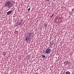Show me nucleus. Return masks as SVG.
Returning a JSON list of instances; mask_svg holds the SVG:
<instances>
[{
    "mask_svg": "<svg viewBox=\"0 0 74 74\" xmlns=\"http://www.w3.org/2000/svg\"><path fill=\"white\" fill-rule=\"evenodd\" d=\"M30 8H29L28 9V11H30Z\"/></svg>",
    "mask_w": 74,
    "mask_h": 74,
    "instance_id": "nucleus-11",
    "label": "nucleus"
},
{
    "mask_svg": "<svg viewBox=\"0 0 74 74\" xmlns=\"http://www.w3.org/2000/svg\"><path fill=\"white\" fill-rule=\"evenodd\" d=\"M12 10H10L8 12H7V15H10V14H11V12H12Z\"/></svg>",
    "mask_w": 74,
    "mask_h": 74,
    "instance_id": "nucleus-5",
    "label": "nucleus"
},
{
    "mask_svg": "<svg viewBox=\"0 0 74 74\" xmlns=\"http://www.w3.org/2000/svg\"><path fill=\"white\" fill-rule=\"evenodd\" d=\"M42 57H43V58H45V56L44 54H42Z\"/></svg>",
    "mask_w": 74,
    "mask_h": 74,
    "instance_id": "nucleus-8",
    "label": "nucleus"
},
{
    "mask_svg": "<svg viewBox=\"0 0 74 74\" xmlns=\"http://www.w3.org/2000/svg\"><path fill=\"white\" fill-rule=\"evenodd\" d=\"M66 74H70V72L69 71L66 72Z\"/></svg>",
    "mask_w": 74,
    "mask_h": 74,
    "instance_id": "nucleus-7",
    "label": "nucleus"
},
{
    "mask_svg": "<svg viewBox=\"0 0 74 74\" xmlns=\"http://www.w3.org/2000/svg\"><path fill=\"white\" fill-rule=\"evenodd\" d=\"M47 0V1H49V0Z\"/></svg>",
    "mask_w": 74,
    "mask_h": 74,
    "instance_id": "nucleus-14",
    "label": "nucleus"
},
{
    "mask_svg": "<svg viewBox=\"0 0 74 74\" xmlns=\"http://www.w3.org/2000/svg\"><path fill=\"white\" fill-rule=\"evenodd\" d=\"M4 6L5 7H8V8H9L12 7V4H11V1H8L7 2H6Z\"/></svg>",
    "mask_w": 74,
    "mask_h": 74,
    "instance_id": "nucleus-1",
    "label": "nucleus"
},
{
    "mask_svg": "<svg viewBox=\"0 0 74 74\" xmlns=\"http://www.w3.org/2000/svg\"><path fill=\"white\" fill-rule=\"evenodd\" d=\"M72 12H74V9H72Z\"/></svg>",
    "mask_w": 74,
    "mask_h": 74,
    "instance_id": "nucleus-12",
    "label": "nucleus"
},
{
    "mask_svg": "<svg viewBox=\"0 0 74 74\" xmlns=\"http://www.w3.org/2000/svg\"><path fill=\"white\" fill-rule=\"evenodd\" d=\"M53 14L51 16V18H52V17H53Z\"/></svg>",
    "mask_w": 74,
    "mask_h": 74,
    "instance_id": "nucleus-10",
    "label": "nucleus"
},
{
    "mask_svg": "<svg viewBox=\"0 0 74 74\" xmlns=\"http://www.w3.org/2000/svg\"><path fill=\"white\" fill-rule=\"evenodd\" d=\"M15 33H16V34H17L18 33V31H16L15 32Z\"/></svg>",
    "mask_w": 74,
    "mask_h": 74,
    "instance_id": "nucleus-9",
    "label": "nucleus"
},
{
    "mask_svg": "<svg viewBox=\"0 0 74 74\" xmlns=\"http://www.w3.org/2000/svg\"><path fill=\"white\" fill-rule=\"evenodd\" d=\"M51 49H49V48L47 49H46V50H45V53H46L47 54H49L51 53Z\"/></svg>",
    "mask_w": 74,
    "mask_h": 74,
    "instance_id": "nucleus-2",
    "label": "nucleus"
},
{
    "mask_svg": "<svg viewBox=\"0 0 74 74\" xmlns=\"http://www.w3.org/2000/svg\"><path fill=\"white\" fill-rule=\"evenodd\" d=\"M29 40V38L27 37H26L25 39V41H27V42H28Z\"/></svg>",
    "mask_w": 74,
    "mask_h": 74,
    "instance_id": "nucleus-4",
    "label": "nucleus"
},
{
    "mask_svg": "<svg viewBox=\"0 0 74 74\" xmlns=\"http://www.w3.org/2000/svg\"><path fill=\"white\" fill-rule=\"evenodd\" d=\"M64 64L66 65H67V64H69V63H68V62H67L65 61L64 62Z\"/></svg>",
    "mask_w": 74,
    "mask_h": 74,
    "instance_id": "nucleus-6",
    "label": "nucleus"
},
{
    "mask_svg": "<svg viewBox=\"0 0 74 74\" xmlns=\"http://www.w3.org/2000/svg\"><path fill=\"white\" fill-rule=\"evenodd\" d=\"M56 21L58 22H60V18H57L56 19Z\"/></svg>",
    "mask_w": 74,
    "mask_h": 74,
    "instance_id": "nucleus-3",
    "label": "nucleus"
},
{
    "mask_svg": "<svg viewBox=\"0 0 74 74\" xmlns=\"http://www.w3.org/2000/svg\"><path fill=\"white\" fill-rule=\"evenodd\" d=\"M32 35V33H31L30 34V36H31Z\"/></svg>",
    "mask_w": 74,
    "mask_h": 74,
    "instance_id": "nucleus-13",
    "label": "nucleus"
}]
</instances>
